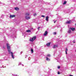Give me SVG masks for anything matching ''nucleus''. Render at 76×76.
<instances>
[{
  "mask_svg": "<svg viewBox=\"0 0 76 76\" xmlns=\"http://www.w3.org/2000/svg\"><path fill=\"white\" fill-rule=\"evenodd\" d=\"M7 48L8 49V51L9 52V54H13V52H11V49H10V46H9V44L8 43L7 44Z\"/></svg>",
  "mask_w": 76,
  "mask_h": 76,
  "instance_id": "nucleus-1",
  "label": "nucleus"
},
{
  "mask_svg": "<svg viewBox=\"0 0 76 76\" xmlns=\"http://www.w3.org/2000/svg\"><path fill=\"white\" fill-rule=\"evenodd\" d=\"M37 38L36 36L34 37H33L32 39H30L29 40L30 41H31L32 42H33L35 39Z\"/></svg>",
  "mask_w": 76,
  "mask_h": 76,
  "instance_id": "nucleus-2",
  "label": "nucleus"
},
{
  "mask_svg": "<svg viewBox=\"0 0 76 76\" xmlns=\"http://www.w3.org/2000/svg\"><path fill=\"white\" fill-rule=\"evenodd\" d=\"M47 34H48V31H45V33L44 34V36H45L47 35Z\"/></svg>",
  "mask_w": 76,
  "mask_h": 76,
  "instance_id": "nucleus-3",
  "label": "nucleus"
},
{
  "mask_svg": "<svg viewBox=\"0 0 76 76\" xmlns=\"http://www.w3.org/2000/svg\"><path fill=\"white\" fill-rule=\"evenodd\" d=\"M25 19H26V20H28V19H30V17H28L27 16H26L25 17Z\"/></svg>",
  "mask_w": 76,
  "mask_h": 76,
  "instance_id": "nucleus-4",
  "label": "nucleus"
},
{
  "mask_svg": "<svg viewBox=\"0 0 76 76\" xmlns=\"http://www.w3.org/2000/svg\"><path fill=\"white\" fill-rule=\"evenodd\" d=\"M56 47H58V45H54L53 47V48H55Z\"/></svg>",
  "mask_w": 76,
  "mask_h": 76,
  "instance_id": "nucleus-5",
  "label": "nucleus"
},
{
  "mask_svg": "<svg viewBox=\"0 0 76 76\" xmlns=\"http://www.w3.org/2000/svg\"><path fill=\"white\" fill-rule=\"evenodd\" d=\"M70 29H71V30H72V31H74L75 30V28H70Z\"/></svg>",
  "mask_w": 76,
  "mask_h": 76,
  "instance_id": "nucleus-6",
  "label": "nucleus"
},
{
  "mask_svg": "<svg viewBox=\"0 0 76 76\" xmlns=\"http://www.w3.org/2000/svg\"><path fill=\"white\" fill-rule=\"evenodd\" d=\"M15 15H10V18H15Z\"/></svg>",
  "mask_w": 76,
  "mask_h": 76,
  "instance_id": "nucleus-7",
  "label": "nucleus"
},
{
  "mask_svg": "<svg viewBox=\"0 0 76 76\" xmlns=\"http://www.w3.org/2000/svg\"><path fill=\"white\" fill-rule=\"evenodd\" d=\"M70 22H71V20H69V21H67V22L66 23H67L68 24H70Z\"/></svg>",
  "mask_w": 76,
  "mask_h": 76,
  "instance_id": "nucleus-8",
  "label": "nucleus"
},
{
  "mask_svg": "<svg viewBox=\"0 0 76 76\" xmlns=\"http://www.w3.org/2000/svg\"><path fill=\"white\" fill-rule=\"evenodd\" d=\"M49 18V17L48 16H47L46 17V21H48V18Z\"/></svg>",
  "mask_w": 76,
  "mask_h": 76,
  "instance_id": "nucleus-9",
  "label": "nucleus"
},
{
  "mask_svg": "<svg viewBox=\"0 0 76 76\" xmlns=\"http://www.w3.org/2000/svg\"><path fill=\"white\" fill-rule=\"evenodd\" d=\"M50 44H51L50 42H49L46 44V45L48 46V47H50Z\"/></svg>",
  "mask_w": 76,
  "mask_h": 76,
  "instance_id": "nucleus-10",
  "label": "nucleus"
},
{
  "mask_svg": "<svg viewBox=\"0 0 76 76\" xmlns=\"http://www.w3.org/2000/svg\"><path fill=\"white\" fill-rule=\"evenodd\" d=\"M68 51V49L67 48H66V49H65V52L66 53V54H67V52Z\"/></svg>",
  "mask_w": 76,
  "mask_h": 76,
  "instance_id": "nucleus-11",
  "label": "nucleus"
},
{
  "mask_svg": "<svg viewBox=\"0 0 76 76\" xmlns=\"http://www.w3.org/2000/svg\"><path fill=\"white\" fill-rule=\"evenodd\" d=\"M15 10H19V8L18 7H15Z\"/></svg>",
  "mask_w": 76,
  "mask_h": 76,
  "instance_id": "nucleus-12",
  "label": "nucleus"
},
{
  "mask_svg": "<svg viewBox=\"0 0 76 76\" xmlns=\"http://www.w3.org/2000/svg\"><path fill=\"white\" fill-rule=\"evenodd\" d=\"M31 30H26V32H31Z\"/></svg>",
  "mask_w": 76,
  "mask_h": 76,
  "instance_id": "nucleus-13",
  "label": "nucleus"
},
{
  "mask_svg": "<svg viewBox=\"0 0 76 76\" xmlns=\"http://www.w3.org/2000/svg\"><path fill=\"white\" fill-rule=\"evenodd\" d=\"M26 16H29V13L28 12L26 13Z\"/></svg>",
  "mask_w": 76,
  "mask_h": 76,
  "instance_id": "nucleus-14",
  "label": "nucleus"
},
{
  "mask_svg": "<svg viewBox=\"0 0 76 76\" xmlns=\"http://www.w3.org/2000/svg\"><path fill=\"white\" fill-rule=\"evenodd\" d=\"M46 60L47 61H50V59H49V58H48L47 57H46Z\"/></svg>",
  "mask_w": 76,
  "mask_h": 76,
  "instance_id": "nucleus-15",
  "label": "nucleus"
},
{
  "mask_svg": "<svg viewBox=\"0 0 76 76\" xmlns=\"http://www.w3.org/2000/svg\"><path fill=\"white\" fill-rule=\"evenodd\" d=\"M11 56H12V58H13V59L15 58L14 57V56H13V53L11 54Z\"/></svg>",
  "mask_w": 76,
  "mask_h": 76,
  "instance_id": "nucleus-16",
  "label": "nucleus"
},
{
  "mask_svg": "<svg viewBox=\"0 0 76 76\" xmlns=\"http://www.w3.org/2000/svg\"><path fill=\"white\" fill-rule=\"evenodd\" d=\"M31 53H34V50H33V49H31Z\"/></svg>",
  "mask_w": 76,
  "mask_h": 76,
  "instance_id": "nucleus-17",
  "label": "nucleus"
},
{
  "mask_svg": "<svg viewBox=\"0 0 76 76\" xmlns=\"http://www.w3.org/2000/svg\"><path fill=\"white\" fill-rule=\"evenodd\" d=\"M66 3H67V1H64L63 4H66Z\"/></svg>",
  "mask_w": 76,
  "mask_h": 76,
  "instance_id": "nucleus-18",
  "label": "nucleus"
},
{
  "mask_svg": "<svg viewBox=\"0 0 76 76\" xmlns=\"http://www.w3.org/2000/svg\"><path fill=\"white\" fill-rule=\"evenodd\" d=\"M47 56L48 57H51V55H50L49 54H48Z\"/></svg>",
  "mask_w": 76,
  "mask_h": 76,
  "instance_id": "nucleus-19",
  "label": "nucleus"
},
{
  "mask_svg": "<svg viewBox=\"0 0 76 76\" xmlns=\"http://www.w3.org/2000/svg\"><path fill=\"white\" fill-rule=\"evenodd\" d=\"M69 33H70L71 32V30H69L68 31Z\"/></svg>",
  "mask_w": 76,
  "mask_h": 76,
  "instance_id": "nucleus-20",
  "label": "nucleus"
},
{
  "mask_svg": "<svg viewBox=\"0 0 76 76\" xmlns=\"http://www.w3.org/2000/svg\"><path fill=\"white\" fill-rule=\"evenodd\" d=\"M34 16H37V13H34Z\"/></svg>",
  "mask_w": 76,
  "mask_h": 76,
  "instance_id": "nucleus-21",
  "label": "nucleus"
},
{
  "mask_svg": "<svg viewBox=\"0 0 76 76\" xmlns=\"http://www.w3.org/2000/svg\"><path fill=\"white\" fill-rule=\"evenodd\" d=\"M42 18H45V16L44 15H42Z\"/></svg>",
  "mask_w": 76,
  "mask_h": 76,
  "instance_id": "nucleus-22",
  "label": "nucleus"
},
{
  "mask_svg": "<svg viewBox=\"0 0 76 76\" xmlns=\"http://www.w3.org/2000/svg\"><path fill=\"white\" fill-rule=\"evenodd\" d=\"M56 34H57V33H56V32H54V33H53V34L54 35H56Z\"/></svg>",
  "mask_w": 76,
  "mask_h": 76,
  "instance_id": "nucleus-23",
  "label": "nucleus"
},
{
  "mask_svg": "<svg viewBox=\"0 0 76 76\" xmlns=\"http://www.w3.org/2000/svg\"><path fill=\"white\" fill-rule=\"evenodd\" d=\"M58 69H60V66H59L58 67Z\"/></svg>",
  "mask_w": 76,
  "mask_h": 76,
  "instance_id": "nucleus-24",
  "label": "nucleus"
},
{
  "mask_svg": "<svg viewBox=\"0 0 76 76\" xmlns=\"http://www.w3.org/2000/svg\"><path fill=\"white\" fill-rule=\"evenodd\" d=\"M58 75H60V72H58Z\"/></svg>",
  "mask_w": 76,
  "mask_h": 76,
  "instance_id": "nucleus-25",
  "label": "nucleus"
},
{
  "mask_svg": "<svg viewBox=\"0 0 76 76\" xmlns=\"http://www.w3.org/2000/svg\"><path fill=\"white\" fill-rule=\"evenodd\" d=\"M56 22H57V20H55L54 21V23H56Z\"/></svg>",
  "mask_w": 76,
  "mask_h": 76,
  "instance_id": "nucleus-26",
  "label": "nucleus"
},
{
  "mask_svg": "<svg viewBox=\"0 0 76 76\" xmlns=\"http://www.w3.org/2000/svg\"><path fill=\"white\" fill-rule=\"evenodd\" d=\"M3 48H4V49H5V47H4V46H3Z\"/></svg>",
  "mask_w": 76,
  "mask_h": 76,
  "instance_id": "nucleus-27",
  "label": "nucleus"
},
{
  "mask_svg": "<svg viewBox=\"0 0 76 76\" xmlns=\"http://www.w3.org/2000/svg\"><path fill=\"white\" fill-rule=\"evenodd\" d=\"M39 28H40V27H39L38 28V29H39Z\"/></svg>",
  "mask_w": 76,
  "mask_h": 76,
  "instance_id": "nucleus-28",
  "label": "nucleus"
},
{
  "mask_svg": "<svg viewBox=\"0 0 76 76\" xmlns=\"http://www.w3.org/2000/svg\"><path fill=\"white\" fill-rule=\"evenodd\" d=\"M74 43H75V42H74Z\"/></svg>",
  "mask_w": 76,
  "mask_h": 76,
  "instance_id": "nucleus-29",
  "label": "nucleus"
},
{
  "mask_svg": "<svg viewBox=\"0 0 76 76\" xmlns=\"http://www.w3.org/2000/svg\"><path fill=\"white\" fill-rule=\"evenodd\" d=\"M75 52H76V50H75Z\"/></svg>",
  "mask_w": 76,
  "mask_h": 76,
  "instance_id": "nucleus-30",
  "label": "nucleus"
},
{
  "mask_svg": "<svg viewBox=\"0 0 76 76\" xmlns=\"http://www.w3.org/2000/svg\"><path fill=\"white\" fill-rule=\"evenodd\" d=\"M33 29V28H32V29Z\"/></svg>",
  "mask_w": 76,
  "mask_h": 76,
  "instance_id": "nucleus-31",
  "label": "nucleus"
}]
</instances>
